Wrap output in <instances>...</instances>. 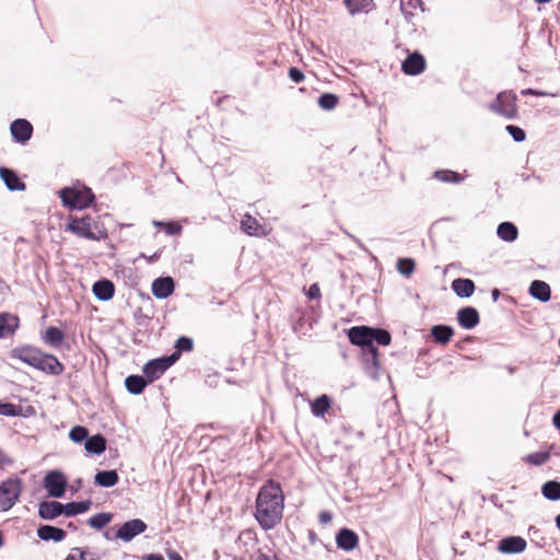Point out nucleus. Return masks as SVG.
I'll return each mask as SVG.
<instances>
[{
	"mask_svg": "<svg viewBox=\"0 0 560 560\" xmlns=\"http://www.w3.org/2000/svg\"><path fill=\"white\" fill-rule=\"evenodd\" d=\"M527 542L520 536H510L499 541L498 550L502 553H521L526 549Z\"/></svg>",
	"mask_w": 560,
	"mask_h": 560,
	"instance_id": "12",
	"label": "nucleus"
},
{
	"mask_svg": "<svg viewBox=\"0 0 560 560\" xmlns=\"http://www.w3.org/2000/svg\"><path fill=\"white\" fill-rule=\"evenodd\" d=\"M348 337L351 343L362 347L366 364L376 371L378 368V354L374 342L388 346L392 340L389 332L380 328L357 326L349 329Z\"/></svg>",
	"mask_w": 560,
	"mask_h": 560,
	"instance_id": "2",
	"label": "nucleus"
},
{
	"mask_svg": "<svg viewBox=\"0 0 560 560\" xmlns=\"http://www.w3.org/2000/svg\"><path fill=\"white\" fill-rule=\"evenodd\" d=\"M0 177L4 182L7 188L11 191H21L25 189L24 183L10 168L0 167Z\"/></svg>",
	"mask_w": 560,
	"mask_h": 560,
	"instance_id": "20",
	"label": "nucleus"
},
{
	"mask_svg": "<svg viewBox=\"0 0 560 560\" xmlns=\"http://www.w3.org/2000/svg\"><path fill=\"white\" fill-rule=\"evenodd\" d=\"M10 132L16 143H26L33 135L32 124L23 118L13 120L10 125Z\"/></svg>",
	"mask_w": 560,
	"mask_h": 560,
	"instance_id": "9",
	"label": "nucleus"
},
{
	"mask_svg": "<svg viewBox=\"0 0 560 560\" xmlns=\"http://www.w3.org/2000/svg\"><path fill=\"white\" fill-rule=\"evenodd\" d=\"M308 299H319L320 298V290L319 285L317 283H313L308 291H307Z\"/></svg>",
	"mask_w": 560,
	"mask_h": 560,
	"instance_id": "49",
	"label": "nucleus"
},
{
	"mask_svg": "<svg viewBox=\"0 0 560 560\" xmlns=\"http://www.w3.org/2000/svg\"><path fill=\"white\" fill-rule=\"evenodd\" d=\"M84 448L91 454H102L106 448V440L101 434L93 435L86 439Z\"/></svg>",
	"mask_w": 560,
	"mask_h": 560,
	"instance_id": "29",
	"label": "nucleus"
},
{
	"mask_svg": "<svg viewBox=\"0 0 560 560\" xmlns=\"http://www.w3.org/2000/svg\"><path fill=\"white\" fill-rule=\"evenodd\" d=\"M69 438L74 443H81L83 441H86V439L89 438V431L84 427L75 425L70 430Z\"/></svg>",
	"mask_w": 560,
	"mask_h": 560,
	"instance_id": "41",
	"label": "nucleus"
},
{
	"mask_svg": "<svg viewBox=\"0 0 560 560\" xmlns=\"http://www.w3.org/2000/svg\"><path fill=\"white\" fill-rule=\"evenodd\" d=\"M330 398L327 395L317 397L311 405L312 413L315 417H324L330 408Z\"/></svg>",
	"mask_w": 560,
	"mask_h": 560,
	"instance_id": "32",
	"label": "nucleus"
},
{
	"mask_svg": "<svg viewBox=\"0 0 560 560\" xmlns=\"http://www.w3.org/2000/svg\"><path fill=\"white\" fill-rule=\"evenodd\" d=\"M67 481L59 471H49L44 479V487L52 498H61L65 494Z\"/></svg>",
	"mask_w": 560,
	"mask_h": 560,
	"instance_id": "8",
	"label": "nucleus"
},
{
	"mask_svg": "<svg viewBox=\"0 0 560 560\" xmlns=\"http://www.w3.org/2000/svg\"><path fill=\"white\" fill-rule=\"evenodd\" d=\"M174 281L171 277L158 278L152 283V293L158 299H166L174 291Z\"/></svg>",
	"mask_w": 560,
	"mask_h": 560,
	"instance_id": "17",
	"label": "nucleus"
},
{
	"mask_svg": "<svg viewBox=\"0 0 560 560\" xmlns=\"http://www.w3.org/2000/svg\"><path fill=\"white\" fill-rule=\"evenodd\" d=\"M164 231L168 235H178L182 233V225L177 222L165 223Z\"/></svg>",
	"mask_w": 560,
	"mask_h": 560,
	"instance_id": "45",
	"label": "nucleus"
},
{
	"mask_svg": "<svg viewBox=\"0 0 560 560\" xmlns=\"http://www.w3.org/2000/svg\"><path fill=\"white\" fill-rule=\"evenodd\" d=\"M505 130L508 131V133L514 139V141L516 142H522L525 140L526 138V135H525V131L517 127V126H514V125H508L505 127Z\"/></svg>",
	"mask_w": 560,
	"mask_h": 560,
	"instance_id": "43",
	"label": "nucleus"
},
{
	"mask_svg": "<svg viewBox=\"0 0 560 560\" xmlns=\"http://www.w3.org/2000/svg\"><path fill=\"white\" fill-rule=\"evenodd\" d=\"M528 292L540 302H548L551 298L550 285L542 280H534L529 285Z\"/></svg>",
	"mask_w": 560,
	"mask_h": 560,
	"instance_id": "19",
	"label": "nucleus"
},
{
	"mask_svg": "<svg viewBox=\"0 0 560 560\" xmlns=\"http://www.w3.org/2000/svg\"><path fill=\"white\" fill-rule=\"evenodd\" d=\"M458 324L465 329H472L479 324V313L471 306H466L457 312Z\"/></svg>",
	"mask_w": 560,
	"mask_h": 560,
	"instance_id": "16",
	"label": "nucleus"
},
{
	"mask_svg": "<svg viewBox=\"0 0 560 560\" xmlns=\"http://www.w3.org/2000/svg\"><path fill=\"white\" fill-rule=\"evenodd\" d=\"M40 353H42V351L37 348L21 347V348L13 349L11 351L10 355H11V358L18 359V360L24 362L25 364H28L30 366L34 368Z\"/></svg>",
	"mask_w": 560,
	"mask_h": 560,
	"instance_id": "15",
	"label": "nucleus"
},
{
	"mask_svg": "<svg viewBox=\"0 0 560 560\" xmlns=\"http://www.w3.org/2000/svg\"><path fill=\"white\" fill-rule=\"evenodd\" d=\"M284 495L279 483L269 480L256 499L255 518L265 530L276 527L282 520Z\"/></svg>",
	"mask_w": 560,
	"mask_h": 560,
	"instance_id": "1",
	"label": "nucleus"
},
{
	"mask_svg": "<svg viewBox=\"0 0 560 560\" xmlns=\"http://www.w3.org/2000/svg\"><path fill=\"white\" fill-rule=\"evenodd\" d=\"M177 360V354H172L168 358H160L149 361L143 366L144 376L151 383L159 377Z\"/></svg>",
	"mask_w": 560,
	"mask_h": 560,
	"instance_id": "7",
	"label": "nucleus"
},
{
	"mask_svg": "<svg viewBox=\"0 0 560 560\" xmlns=\"http://www.w3.org/2000/svg\"><path fill=\"white\" fill-rule=\"evenodd\" d=\"M319 520L323 524H327L331 521V515L328 512H322L319 514Z\"/></svg>",
	"mask_w": 560,
	"mask_h": 560,
	"instance_id": "51",
	"label": "nucleus"
},
{
	"mask_svg": "<svg viewBox=\"0 0 560 560\" xmlns=\"http://www.w3.org/2000/svg\"><path fill=\"white\" fill-rule=\"evenodd\" d=\"M94 480L96 485L109 488L118 482L119 477L116 470H102L95 475Z\"/></svg>",
	"mask_w": 560,
	"mask_h": 560,
	"instance_id": "26",
	"label": "nucleus"
},
{
	"mask_svg": "<svg viewBox=\"0 0 560 560\" xmlns=\"http://www.w3.org/2000/svg\"><path fill=\"white\" fill-rule=\"evenodd\" d=\"M521 94L522 95H533V96H547V95L556 96V94L537 91V90H533V89H525L521 92Z\"/></svg>",
	"mask_w": 560,
	"mask_h": 560,
	"instance_id": "48",
	"label": "nucleus"
},
{
	"mask_svg": "<svg viewBox=\"0 0 560 560\" xmlns=\"http://www.w3.org/2000/svg\"><path fill=\"white\" fill-rule=\"evenodd\" d=\"M37 536L45 541H61L66 537V532L51 525H42L37 528Z\"/></svg>",
	"mask_w": 560,
	"mask_h": 560,
	"instance_id": "21",
	"label": "nucleus"
},
{
	"mask_svg": "<svg viewBox=\"0 0 560 560\" xmlns=\"http://www.w3.org/2000/svg\"><path fill=\"white\" fill-rule=\"evenodd\" d=\"M34 368L51 375H59L63 371V365L55 355L44 353L43 351L39 354Z\"/></svg>",
	"mask_w": 560,
	"mask_h": 560,
	"instance_id": "11",
	"label": "nucleus"
},
{
	"mask_svg": "<svg viewBox=\"0 0 560 560\" xmlns=\"http://www.w3.org/2000/svg\"><path fill=\"white\" fill-rule=\"evenodd\" d=\"M92 291L98 300L108 301L114 295L115 287L112 281L103 279L93 284Z\"/></svg>",
	"mask_w": 560,
	"mask_h": 560,
	"instance_id": "23",
	"label": "nucleus"
},
{
	"mask_svg": "<svg viewBox=\"0 0 560 560\" xmlns=\"http://www.w3.org/2000/svg\"><path fill=\"white\" fill-rule=\"evenodd\" d=\"M22 480L9 478L0 483V511H9L19 500L22 493Z\"/></svg>",
	"mask_w": 560,
	"mask_h": 560,
	"instance_id": "5",
	"label": "nucleus"
},
{
	"mask_svg": "<svg viewBox=\"0 0 560 560\" xmlns=\"http://www.w3.org/2000/svg\"><path fill=\"white\" fill-rule=\"evenodd\" d=\"M452 289L459 298H469L475 292V283L470 279L458 278L453 280Z\"/></svg>",
	"mask_w": 560,
	"mask_h": 560,
	"instance_id": "25",
	"label": "nucleus"
},
{
	"mask_svg": "<svg viewBox=\"0 0 560 560\" xmlns=\"http://www.w3.org/2000/svg\"><path fill=\"white\" fill-rule=\"evenodd\" d=\"M541 493L548 500H560V482L556 480L545 482L541 487Z\"/></svg>",
	"mask_w": 560,
	"mask_h": 560,
	"instance_id": "33",
	"label": "nucleus"
},
{
	"mask_svg": "<svg viewBox=\"0 0 560 560\" xmlns=\"http://www.w3.org/2000/svg\"><path fill=\"white\" fill-rule=\"evenodd\" d=\"M536 3H539V4H545V3H548L550 2L551 0H534Z\"/></svg>",
	"mask_w": 560,
	"mask_h": 560,
	"instance_id": "58",
	"label": "nucleus"
},
{
	"mask_svg": "<svg viewBox=\"0 0 560 560\" xmlns=\"http://www.w3.org/2000/svg\"><path fill=\"white\" fill-rule=\"evenodd\" d=\"M148 383V381H145L142 376L139 375H129L125 380L127 390L133 395L141 394Z\"/></svg>",
	"mask_w": 560,
	"mask_h": 560,
	"instance_id": "30",
	"label": "nucleus"
},
{
	"mask_svg": "<svg viewBox=\"0 0 560 560\" xmlns=\"http://www.w3.org/2000/svg\"><path fill=\"white\" fill-rule=\"evenodd\" d=\"M145 529V523L139 518H135L124 523L117 530L116 537L124 541H130Z\"/></svg>",
	"mask_w": 560,
	"mask_h": 560,
	"instance_id": "10",
	"label": "nucleus"
},
{
	"mask_svg": "<svg viewBox=\"0 0 560 560\" xmlns=\"http://www.w3.org/2000/svg\"><path fill=\"white\" fill-rule=\"evenodd\" d=\"M144 560H164V558L161 555L151 553V555L145 556Z\"/></svg>",
	"mask_w": 560,
	"mask_h": 560,
	"instance_id": "53",
	"label": "nucleus"
},
{
	"mask_svg": "<svg viewBox=\"0 0 560 560\" xmlns=\"http://www.w3.org/2000/svg\"><path fill=\"white\" fill-rule=\"evenodd\" d=\"M65 514V504L58 501H44L38 505V515L43 520H54Z\"/></svg>",
	"mask_w": 560,
	"mask_h": 560,
	"instance_id": "13",
	"label": "nucleus"
},
{
	"mask_svg": "<svg viewBox=\"0 0 560 560\" xmlns=\"http://www.w3.org/2000/svg\"><path fill=\"white\" fill-rule=\"evenodd\" d=\"M67 229L71 233L91 241H100L104 237L97 222L90 215H85L83 218H71Z\"/></svg>",
	"mask_w": 560,
	"mask_h": 560,
	"instance_id": "4",
	"label": "nucleus"
},
{
	"mask_svg": "<svg viewBox=\"0 0 560 560\" xmlns=\"http://www.w3.org/2000/svg\"><path fill=\"white\" fill-rule=\"evenodd\" d=\"M192 340L188 337H180L176 340V343H175V347L177 349V352H180V351H189L192 349ZM177 357L179 355L178 353H176Z\"/></svg>",
	"mask_w": 560,
	"mask_h": 560,
	"instance_id": "44",
	"label": "nucleus"
},
{
	"mask_svg": "<svg viewBox=\"0 0 560 560\" xmlns=\"http://www.w3.org/2000/svg\"><path fill=\"white\" fill-rule=\"evenodd\" d=\"M168 559L170 560H183L182 556L177 552H170L168 553Z\"/></svg>",
	"mask_w": 560,
	"mask_h": 560,
	"instance_id": "54",
	"label": "nucleus"
},
{
	"mask_svg": "<svg viewBox=\"0 0 560 560\" xmlns=\"http://www.w3.org/2000/svg\"><path fill=\"white\" fill-rule=\"evenodd\" d=\"M19 327V318L9 313L0 314V339L11 336Z\"/></svg>",
	"mask_w": 560,
	"mask_h": 560,
	"instance_id": "22",
	"label": "nucleus"
},
{
	"mask_svg": "<svg viewBox=\"0 0 560 560\" xmlns=\"http://www.w3.org/2000/svg\"><path fill=\"white\" fill-rule=\"evenodd\" d=\"M398 271L404 276H410L415 270V261L409 258H400L397 262Z\"/></svg>",
	"mask_w": 560,
	"mask_h": 560,
	"instance_id": "42",
	"label": "nucleus"
},
{
	"mask_svg": "<svg viewBox=\"0 0 560 560\" xmlns=\"http://www.w3.org/2000/svg\"><path fill=\"white\" fill-rule=\"evenodd\" d=\"M349 13L354 15L371 9L373 0H343Z\"/></svg>",
	"mask_w": 560,
	"mask_h": 560,
	"instance_id": "34",
	"label": "nucleus"
},
{
	"mask_svg": "<svg viewBox=\"0 0 560 560\" xmlns=\"http://www.w3.org/2000/svg\"><path fill=\"white\" fill-rule=\"evenodd\" d=\"M434 177L443 183L459 184L464 180V177L451 170H439L434 172Z\"/></svg>",
	"mask_w": 560,
	"mask_h": 560,
	"instance_id": "35",
	"label": "nucleus"
},
{
	"mask_svg": "<svg viewBox=\"0 0 560 560\" xmlns=\"http://www.w3.org/2000/svg\"><path fill=\"white\" fill-rule=\"evenodd\" d=\"M550 458L549 452H536L524 457V462L533 466H541Z\"/></svg>",
	"mask_w": 560,
	"mask_h": 560,
	"instance_id": "37",
	"label": "nucleus"
},
{
	"mask_svg": "<svg viewBox=\"0 0 560 560\" xmlns=\"http://www.w3.org/2000/svg\"><path fill=\"white\" fill-rule=\"evenodd\" d=\"M431 335L433 336L436 342L445 345L453 337L454 330L451 326L436 325L432 327Z\"/></svg>",
	"mask_w": 560,
	"mask_h": 560,
	"instance_id": "28",
	"label": "nucleus"
},
{
	"mask_svg": "<svg viewBox=\"0 0 560 560\" xmlns=\"http://www.w3.org/2000/svg\"><path fill=\"white\" fill-rule=\"evenodd\" d=\"M337 104H338V97L331 93H325V94L320 95L318 98L319 107L325 110L334 109L337 106Z\"/></svg>",
	"mask_w": 560,
	"mask_h": 560,
	"instance_id": "39",
	"label": "nucleus"
},
{
	"mask_svg": "<svg viewBox=\"0 0 560 560\" xmlns=\"http://www.w3.org/2000/svg\"><path fill=\"white\" fill-rule=\"evenodd\" d=\"M498 236L504 242H514L517 238V228L511 222H502L497 229Z\"/></svg>",
	"mask_w": 560,
	"mask_h": 560,
	"instance_id": "27",
	"label": "nucleus"
},
{
	"mask_svg": "<svg viewBox=\"0 0 560 560\" xmlns=\"http://www.w3.org/2000/svg\"><path fill=\"white\" fill-rule=\"evenodd\" d=\"M91 501L71 502L65 504V515L74 516L89 511Z\"/></svg>",
	"mask_w": 560,
	"mask_h": 560,
	"instance_id": "36",
	"label": "nucleus"
},
{
	"mask_svg": "<svg viewBox=\"0 0 560 560\" xmlns=\"http://www.w3.org/2000/svg\"><path fill=\"white\" fill-rule=\"evenodd\" d=\"M499 294H500V293H499V290H498V289H494V290L492 291V298H493V300H494V301L499 298Z\"/></svg>",
	"mask_w": 560,
	"mask_h": 560,
	"instance_id": "56",
	"label": "nucleus"
},
{
	"mask_svg": "<svg viewBox=\"0 0 560 560\" xmlns=\"http://www.w3.org/2000/svg\"><path fill=\"white\" fill-rule=\"evenodd\" d=\"M399 2H400L401 12L404 13L405 19L408 22H411L412 13H410L406 10V2L408 4V7H410L411 9L420 8L422 12L424 11L423 2L421 0H399Z\"/></svg>",
	"mask_w": 560,
	"mask_h": 560,
	"instance_id": "40",
	"label": "nucleus"
},
{
	"mask_svg": "<svg viewBox=\"0 0 560 560\" xmlns=\"http://www.w3.org/2000/svg\"><path fill=\"white\" fill-rule=\"evenodd\" d=\"M83 552L80 549H72L65 560H82Z\"/></svg>",
	"mask_w": 560,
	"mask_h": 560,
	"instance_id": "50",
	"label": "nucleus"
},
{
	"mask_svg": "<svg viewBox=\"0 0 560 560\" xmlns=\"http://www.w3.org/2000/svg\"><path fill=\"white\" fill-rule=\"evenodd\" d=\"M517 97L511 91L501 92L490 104V109L506 119H515L517 117Z\"/></svg>",
	"mask_w": 560,
	"mask_h": 560,
	"instance_id": "6",
	"label": "nucleus"
},
{
	"mask_svg": "<svg viewBox=\"0 0 560 560\" xmlns=\"http://www.w3.org/2000/svg\"><path fill=\"white\" fill-rule=\"evenodd\" d=\"M5 462L4 454L0 451V465H2Z\"/></svg>",
	"mask_w": 560,
	"mask_h": 560,
	"instance_id": "57",
	"label": "nucleus"
},
{
	"mask_svg": "<svg viewBox=\"0 0 560 560\" xmlns=\"http://www.w3.org/2000/svg\"><path fill=\"white\" fill-rule=\"evenodd\" d=\"M152 223H153L154 226H158V228H163L164 229V226H165V222H162V221L154 220Z\"/></svg>",
	"mask_w": 560,
	"mask_h": 560,
	"instance_id": "55",
	"label": "nucleus"
},
{
	"mask_svg": "<svg viewBox=\"0 0 560 560\" xmlns=\"http://www.w3.org/2000/svg\"><path fill=\"white\" fill-rule=\"evenodd\" d=\"M65 206L71 209L88 208L94 200L92 190L85 186L66 187L59 191Z\"/></svg>",
	"mask_w": 560,
	"mask_h": 560,
	"instance_id": "3",
	"label": "nucleus"
},
{
	"mask_svg": "<svg viewBox=\"0 0 560 560\" xmlns=\"http://www.w3.org/2000/svg\"><path fill=\"white\" fill-rule=\"evenodd\" d=\"M112 520V515L108 513H98L90 517L89 525L93 528L101 529L106 526Z\"/></svg>",
	"mask_w": 560,
	"mask_h": 560,
	"instance_id": "38",
	"label": "nucleus"
},
{
	"mask_svg": "<svg viewBox=\"0 0 560 560\" xmlns=\"http://www.w3.org/2000/svg\"><path fill=\"white\" fill-rule=\"evenodd\" d=\"M336 544L338 548L345 551H351L358 547V535L348 528L340 529L336 535Z\"/></svg>",
	"mask_w": 560,
	"mask_h": 560,
	"instance_id": "14",
	"label": "nucleus"
},
{
	"mask_svg": "<svg viewBox=\"0 0 560 560\" xmlns=\"http://www.w3.org/2000/svg\"><path fill=\"white\" fill-rule=\"evenodd\" d=\"M63 339L65 334L57 327H48L43 336V340L54 348H58Z\"/></svg>",
	"mask_w": 560,
	"mask_h": 560,
	"instance_id": "31",
	"label": "nucleus"
},
{
	"mask_svg": "<svg viewBox=\"0 0 560 560\" xmlns=\"http://www.w3.org/2000/svg\"><path fill=\"white\" fill-rule=\"evenodd\" d=\"M425 68L424 58L418 54L413 52L407 57V59L402 62V71L409 75L420 74Z\"/></svg>",
	"mask_w": 560,
	"mask_h": 560,
	"instance_id": "18",
	"label": "nucleus"
},
{
	"mask_svg": "<svg viewBox=\"0 0 560 560\" xmlns=\"http://www.w3.org/2000/svg\"><path fill=\"white\" fill-rule=\"evenodd\" d=\"M289 77L295 83H300L304 80V74L298 68H290Z\"/></svg>",
	"mask_w": 560,
	"mask_h": 560,
	"instance_id": "47",
	"label": "nucleus"
},
{
	"mask_svg": "<svg viewBox=\"0 0 560 560\" xmlns=\"http://www.w3.org/2000/svg\"><path fill=\"white\" fill-rule=\"evenodd\" d=\"M552 422L555 424V427L560 430V410L558 412L555 413L553 418H552Z\"/></svg>",
	"mask_w": 560,
	"mask_h": 560,
	"instance_id": "52",
	"label": "nucleus"
},
{
	"mask_svg": "<svg viewBox=\"0 0 560 560\" xmlns=\"http://www.w3.org/2000/svg\"><path fill=\"white\" fill-rule=\"evenodd\" d=\"M241 229L248 235L265 236L267 234L258 221L249 214L244 215L241 221Z\"/></svg>",
	"mask_w": 560,
	"mask_h": 560,
	"instance_id": "24",
	"label": "nucleus"
},
{
	"mask_svg": "<svg viewBox=\"0 0 560 560\" xmlns=\"http://www.w3.org/2000/svg\"><path fill=\"white\" fill-rule=\"evenodd\" d=\"M0 415L2 416H15L16 407L13 404L3 402L0 404Z\"/></svg>",
	"mask_w": 560,
	"mask_h": 560,
	"instance_id": "46",
	"label": "nucleus"
},
{
	"mask_svg": "<svg viewBox=\"0 0 560 560\" xmlns=\"http://www.w3.org/2000/svg\"><path fill=\"white\" fill-rule=\"evenodd\" d=\"M257 560H270V559L266 555H260Z\"/></svg>",
	"mask_w": 560,
	"mask_h": 560,
	"instance_id": "59",
	"label": "nucleus"
}]
</instances>
